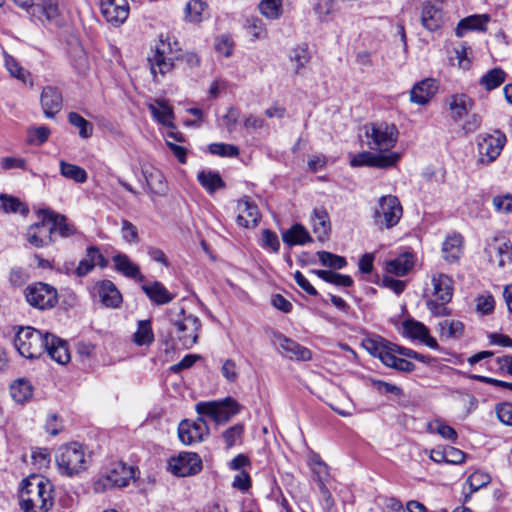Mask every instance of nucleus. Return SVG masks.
I'll return each instance as SVG.
<instances>
[{
    "instance_id": "nucleus-62",
    "label": "nucleus",
    "mask_w": 512,
    "mask_h": 512,
    "mask_svg": "<svg viewBox=\"0 0 512 512\" xmlns=\"http://www.w3.org/2000/svg\"><path fill=\"white\" fill-rule=\"evenodd\" d=\"M290 59L296 65V73L300 71L308 62H309V54L307 48L304 46H298L295 48L290 55Z\"/></svg>"
},
{
    "instance_id": "nucleus-37",
    "label": "nucleus",
    "mask_w": 512,
    "mask_h": 512,
    "mask_svg": "<svg viewBox=\"0 0 512 512\" xmlns=\"http://www.w3.org/2000/svg\"><path fill=\"white\" fill-rule=\"evenodd\" d=\"M147 297L157 305H164L171 302L175 295L170 293L166 287L158 281L142 286Z\"/></svg>"
},
{
    "instance_id": "nucleus-40",
    "label": "nucleus",
    "mask_w": 512,
    "mask_h": 512,
    "mask_svg": "<svg viewBox=\"0 0 512 512\" xmlns=\"http://www.w3.org/2000/svg\"><path fill=\"white\" fill-rule=\"evenodd\" d=\"M284 243L289 246L304 245L312 242L308 230L301 224H294L282 234Z\"/></svg>"
},
{
    "instance_id": "nucleus-32",
    "label": "nucleus",
    "mask_w": 512,
    "mask_h": 512,
    "mask_svg": "<svg viewBox=\"0 0 512 512\" xmlns=\"http://www.w3.org/2000/svg\"><path fill=\"white\" fill-rule=\"evenodd\" d=\"M34 8V16L37 17L41 23H58L61 15L59 2L60 0H40Z\"/></svg>"
},
{
    "instance_id": "nucleus-52",
    "label": "nucleus",
    "mask_w": 512,
    "mask_h": 512,
    "mask_svg": "<svg viewBox=\"0 0 512 512\" xmlns=\"http://www.w3.org/2000/svg\"><path fill=\"white\" fill-rule=\"evenodd\" d=\"M318 259L323 266L333 269H343L347 265L344 257L327 251L317 252Z\"/></svg>"
},
{
    "instance_id": "nucleus-5",
    "label": "nucleus",
    "mask_w": 512,
    "mask_h": 512,
    "mask_svg": "<svg viewBox=\"0 0 512 512\" xmlns=\"http://www.w3.org/2000/svg\"><path fill=\"white\" fill-rule=\"evenodd\" d=\"M431 285L430 298L426 301L428 310L435 317L450 315L447 304L451 301L454 291L452 278L443 273H436L431 277Z\"/></svg>"
},
{
    "instance_id": "nucleus-38",
    "label": "nucleus",
    "mask_w": 512,
    "mask_h": 512,
    "mask_svg": "<svg viewBox=\"0 0 512 512\" xmlns=\"http://www.w3.org/2000/svg\"><path fill=\"white\" fill-rule=\"evenodd\" d=\"M112 261L115 270L122 273L124 276L133 279H143L139 266L133 263L126 254L118 253L113 256Z\"/></svg>"
},
{
    "instance_id": "nucleus-28",
    "label": "nucleus",
    "mask_w": 512,
    "mask_h": 512,
    "mask_svg": "<svg viewBox=\"0 0 512 512\" xmlns=\"http://www.w3.org/2000/svg\"><path fill=\"white\" fill-rule=\"evenodd\" d=\"M45 352H47L52 360L61 365L67 364L71 358L68 343L52 334H48Z\"/></svg>"
},
{
    "instance_id": "nucleus-10",
    "label": "nucleus",
    "mask_w": 512,
    "mask_h": 512,
    "mask_svg": "<svg viewBox=\"0 0 512 512\" xmlns=\"http://www.w3.org/2000/svg\"><path fill=\"white\" fill-rule=\"evenodd\" d=\"M24 294L26 301L39 310L51 309L58 302L57 290L53 286L42 282L27 286Z\"/></svg>"
},
{
    "instance_id": "nucleus-33",
    "label": "nucleus",
    "mask_w": 512,
    "mask_h": 512,
    "mask_svg": "<svg viewBox=\"0 0 512 512\" xmlns=\"http://www.w3.org/2000/svg\"><path fill=\"white\" fill-rule=\"evenodd\" d=\"M421 23L429 31H436L441 28L444 23L441 8L430 3L425 4L421 12Z\"/></svg>"
},
{
    "instance_id": "nucleus-17",
    "label": "nucleus",
    "mask_w": 512,
    "mask_h": 512,
    "mask_svg": "<svg viewBox=\"0 0 512 512\" xmlns=\"http://www.w3.org/2000/svg\"><path fill=\"white\" fill-rule=\"evenodd\" d=\"M485 253L491 263L504 267L512 261V245L504 238H493L485 247Z\"/></svg>"
},
{
    "instance_id": "nucleus-8",
    "label": "nucleus",
    "mask_w": 512,
    "mask_h": 512,
    "mask_svg": "<svg viewBox=\"0 0 512 512\" xmlns=\"http://www.w3.org/2000/svg\"><path fill=\"white\" fill-rule=\"evenodd\" d=\"M239 403L227 397L222 401L199 402L196 405V411L201 416H208L217 424L228 422L234 415L240 412Z\"/></svg>"
},
{
    "instance_id": "nucleus-13",
    "label": "nucleus",
    "mask_w": 512,
    "mask_h": 512,
    "mask_svg": "<svg viewBox=\"0 0 512 512\" xmlns=\"http://www.w3.org/2000/svg\"><path fill=\"white\" fill-rule=\"evenodd\" d=\"M401 158L398 152L389 153H373L371 151H363L352 157L350 165L352 167H373L379 169H387L396 165Z\"/></svg>"
},
{
    "instance_id": "nucleus-23",
    "label": "nucleus",
    "mask_w": 512,
    "mask_h": 512,
    "mask_svg": "<svg viewBox=\"0 0 512 512\" xmlns=\"http://www.w3.org/2000/svg\"><path fill=\"white\" fill-rule=\"evenodd\" d=\"M39 214L44 220L50 222V227H53V232H58L62 237L67 238L77 233L76 227L68 222L65 215L54 212L51 209H41Z\"/></svg>"
},
{
    "instance_id": "nucleus-15",
    "label": "nucleus",
    "mask_w": 512,
    "mask_h": 512,
    "mask_svg": "<svg viewBox=\"0 0 512 512\" xmlns=\"http://www.w3.org/2000/svg\"><path fill=\"white\" fill-rule=\"evenodd\" d=\"M169 471L179 477L192 476L202 469V460L197 453L181 452L168 462Z\"/></svg>"
},
{
    "instance_id": "nucleus-59",
    "label": "nucleus",
    "mask_w": 512,
    "mask_h": 512,
    "mask_svg": "<svg viewBox=\"0 0 512 512\" xmlns=\"http://www.w3.org/2000/svg\"><path fill=\"white\" fill-rule=\"evenodd\" d=\"M50 135V129L46 126H39L28 130V142L41 145L45 143Z\"/></svg>"
},
{
    "instance_id": "nucleus-44",
    "label": "nucleus",
    "mask_w": 512,
    "mask_h": 512,
    "mask_svg": "<svg viewBox=\"0 0 512 512\" xmlns=\"http://www.w3.org/2000/svg\"><path fill=\"white\" fill-rule=\"evenodd\" d=\"M59 166L60 174L63 177L73 180L76 183H85L87 181V172L82 167L68 163L64 160L60 161Z\"/></svg>"
},
{
    "instance_id": "nucleus-18",
    "label": "nucleus",
    "mask_w": 512,
    "mask_h": 512,
    "mask_svg": "<svg viewBox=\"0 0 512 512\" xmlns=\"http://www.w3.org/2000/svg\"><path fill=\"white\" fill-rule=\"evenodd\" d=\"M401 334L412 340H418L431 349H438V343L430 335L429 329L420 321L407 319L402 323Z\"/></svg>"
},
{
    "instance_id": "nucleus-16",
    "label": "nucleus",
    "mask_w": 512,
    "mask_h": 512,
    "mask_svg": "<svg viewBox=\"0 0 512 512\" xmlns=\"http://www.w3.org/2000/svg\"><path fill=\"white\" fill-rule=\"evenodd\" d=\"M208 433V425L202 416L195 421L183 420L178 426L179 439L185 445L201 442Z\"/></svg>"
},
{
    "instance_id": "nucleus-49",
    "label": "nucleus",
    "mask_w": 512,
    "mask_h": 512,
    "mask_svg": "<svg viewBox=\"0 0 512 512\" xmlns=\"http://www.w3.org/2000/svg\"><path fill=\"white\" fill-rule=\"evenodd\" d=\"M69 123L79 129V135L81 138L87 139L92 136L93 126L85 118L76 112H70L68 114Z\"/></svg>"
},
{
    "instance_id": "nucleus-48",
    "label": "nucleus",
    "mask_w": 512,
    "mask_h": 512,
    "mask_svg": "<svg viewBox=\"0 0 512 512\" xmlns=\"http://www.w3.org/2000/svg\"><path fill=\"white\" fill-rule=\"evenodd\" d=\"M363 341H369L372 343L377 342L378 344H381L383 347L387 348L386 350H389V352H393L394 355L399 354V355L405 356L410 359H412V357L415 356L414 350L393 344L378 335L367 337V338L363 339Z\"/></svg>"
},
{
    "instance_id": "nucleus-64",
    "label": "nucleus",
    "mask_w": 512,
    "mask_h": 512,
    "mask_svg": "<svg viewBox=\"0 0 512 512\" xmlns=\"http://www.w3.org/2000/svg\"><path fill=\"white\" fill-rule=\"evenodd\" d=\"M73 66L79 74H86L89 69V60L85 51L81 48L75 50L73 57Z\"/></svg>"
},
{
    "instance_id": "nucleus-61",
    "label": "nucleus",
    "mask_w": 512,
    "mask_h": 512,
    "mask_svg": "<svg viewBox=\"0 0 512 512\" xmlns=\"http://www.w3.org/2000/svg\"><path fill=\"white\" fill-rule=\"evenodd\" d=\"M261 246L264 249L277 253L280 249V241L277 234L269 229H264L262 231Z\"/></svg>"
},
{
    "instance_id": "nucleus-11",
    "label": "nucleus",
    "mask_w": 512,
    "mask_h": 512,
    "mask_svg": "<svg viewBox=\"0 0 512 512\" xmlns=\"http://www.w3.org/2000/svg\"><path fill=\"white\" fill-rule=\"evenodd\" d=\"M132 478V467L122 462L112 463L106 474L95 483V491L100 492L113 487H125Z\"/></svg>"
},
{
    "instance_id": "nucleus-9",
    "label": "nucleus",
    "mask_w": 512,
    "mask_h": 512,
    "mask_svg": "<svg viewBox=\"0 0 512 512\" xmlns=\"http://www.w3.org/2000/svg\"><path fill=\"white\" fill-rule=\"evenodd\" d=\"M402 217V206L396 196L385 195L378 201L374 211V222L379 227L391 228Z\"/></svg>"
},
{
    "instance_id": "nucleus-43",
    "label": "nucleus",
    "mask_w": 512,
    "mask_h": 512,
    "mask_svg": "<svg viewBox=\"0 0 512 512\" xmlns=\"http://www.w3.org/2000/svg\"><path fill=\"white\" fill-rule=\"evenodd\" d=\"M439 333L445 339H458L464 333V324L459 320H443L438 324Z\"/></svg>"
},
{
    "instance_id": "nucleus-4",
    "label": "nucleus",
    "mask_w": 512,
    "mask_h": 512,
    "mask_svg": "<svg viewBox=\"0 0 512 512\" xmlns=\"http://www.w3.org/2000/svg\"><path fill=\"white\" fill-rule=\"evenodd\" d=\"M179 43L169 35L161 34L158 43L148 56V63L154 79L157 75L164 76L175 67V61L180 59Z\"/></svg>"
},
{
    "instance_id": "nucleus-53",
    "label": "nucleus",
    "mask_w": 512,
    "mask_h": 512,
    "mask_svg": "<svg viewBox=\"0 0 512 512\" xmlns=\"http://www.w3.org/2000/svg\"><path fill=\"white\" fill-rule=\"evenodd\" d=\"M243 433L244 425L240 423L235 424L230 428L226 429L222 434V438L225 442L226 448H232L234 445L239 443L242 440Z\"/></svg>"
},
{
    "instance_id": "nucleus-27",
    "label": "nucleus",
    "mask_w": 512,
    "mask_h": 512,
    "mask_svg": "<svg viewBox=\"0 0 512 512\" xmlns=\"http://www.w3.org/2000/svg\"><path fill=\"white\" fill-rule=\"evenodd\" d=\"M491 17L488 14H474L459 21L455 29L458 37H463L469 31L485 32Z\"/></svg>"
},
{
    "instance_id": "nucleus-26",
    "label": "nucleus",
    "mask_w": 512,
    "mask_h": 512,
    "mask_svg": "<svg viewBox=\"0 0 512 512\" xmlns=\"http://www.w3.org/2000/svg\"><path fill=\"white\" fill-rule=\"evenodd\" d=\"M438 90L437 83L432 78L416 83L410 91V101L418 105L427 104Z\"/></svg>"
},
{
    "instance_id": "nucleus-19",
    "label": "nucleus",
    "mask_w": 512,
    "mask_h": 512,
    "mask_svg": "<svg viewBox=\"0 0 512 512\" xmlns=\"http://www.w3.org/2000/svg\"><path fill=\"white\" fill-rule=\"evenodd\" d=\"M101 12L107 22L114 26L123 24L129 15L127 0H101Z\"/></svg>"
},
{
    "instance_id": "nucleus-50",
    "label": "nucleus",
    "mask_w": 512,
    "mask_h": 512,
    "mask_svg": "<svg viewBox=\"0 0 512 512\" xmlns=\"http://www.w3.org/2000/svg\"><path fill=\"white\" fill-rule=\"evenodd\" d=\"M206 7V3L202 0H190L185 8L186 18L195 23L202 21Z\"/></svg>"
},
{
    "instance_id": "nucleus-60",
    "label": "nucleus",
    "mask_w": 512,
    "mask_h": 512,
    "mask_svg": "<svg viewBox=\"0 0 512 512\" xmlns=\"http://www.w3.org/2000/svg\"><path fill=\"white\" fill-rule=\"evenodd\" d=\"M315 12L319 20L325 22L330 19V16L335 12V1L334 0H319Z\"/></svg>"
},
{
    "instance_id": "nucleus-34",
    "label": "nucleus",
    "mask_w": 512,
    "mask_h": 512,
    "mask_svg": "<svg viewBox=\"0 0 512 512\" xmlns=\"http://www.w3.org/2000/svg\"><path fill=\"white\" fill-rule=\"evenodd\" d=\"M443 258L446 262H457L463 253V238L460 234L448 236L442 245Z\"/></svg>"
},
{
    "instance_id": "nucleus-12",
    "label": "nucleus",
    "mask_w": 512,
    "mask_h": 512,
    "mask_svg": "<svg viewBox=\"0 0 512 512\" xmlns=\"http://www.w3.org/2000/svg\"><path fill=\"white\" fill-rule=\"evenodd\" d=\"M362 346L369 354L380 359L381 362L389 368L406 373L415 370L414 363L404 358L397 357L393 352L385 350L386 348L377 342L362 341Z\"/></svg>"
},
{
    "instance_id": "nucleus-36",
    "label": "nucleus",
    "mask_w": 512,
    "mask_h": 512,
    "mask_svg": "<svg viewBox=\"0 0 512 512\" xmlns=\"http://www.w3.org/2000/svg\"><path fill=\"white\" fill-rule=\"evenodd\" d=\"M313 232L320 242L327 239L331 230L329 215L325 209H314L311 218Z\"/></svg>"
},
{
    "instance_id": "nucleus-24",
    "label": "nucleus",
    "mask_w": 512,
    "mask_h": 512,
    "mask_svg": "<svg viewBox=\"0 0 512 512\" xmlns=\"http://www.w3.org/2000/svg\"><path fill=\"white\" fill-rule=\"evenodd\" d=\"M450 118L458 123L468 116L473 107V100L466 94H454L447 99Z\"/></svg>"
},
{
    "instance_id": "nucleus-6",
    "label": "nucleus",
    "mask_w": 512,
    "mask_h": 512,
    "mask_svg": "<svg viewBox=\"0 0 512 512\" xmlns=\"http://www.w3.org/2000/svg\"><path fill=\"white\" fill-rule=\"evenodd\" d=\"M364 131L368 148L382 153L392 152L399 135L397 127L386 122L366 124Z\"/></svg>"
},
{
    "instance_id": "nucleus-51",
    "label": "nucleus",
    "mask_w": 512,
    "mask_h": 512,
    "mask_svg": "<svg viewBox=\"0 0 512 512\" xmlns=\"http://www.w3.org/2000/svg\"><path fill=\"white\" fill-rule=\"evenodd\" d=\"M259 10L262 15L269 19H277L282 14L281 0H261Z\"/></svg>"
},
{
    "instance_id": "nucleus-35",
    "label": "nucleus",
    "mask_w": 512,
    "mask_h": 512,
    "mask_svg": "<svg viewBox=\"0 0 512 512\" xmlns=\"http://www.w3.org/2000/svg\"><path fill=\"white\" fill-rule=\"evenodd\" d=\"M413 266V255L409 252H404L396 258L387 261L385 270L389 274L404 276L413 268Z\"/></svg>"
},
{
    "instance_id": "nucleus-46",
    "label": "nucleus",
    "mask_w": 512,
    "mask_h": 512,
    "mask_svg": "<svg viewBox=\"0 0 512 512\" xmlns=\"http://www.w3.org/2000/svg\"><path fill=\"white\" fill-rule=\"evenodd\" d=\"M198 181L209 193L215 192L219 188H223L225 183L220 175L211 171H201L198 173Z\"/></svg>"
},
{
    "instance_id": "nucleus-21",
    "label": "nucleus",
    "mask_w": 512,
    "mask_h": 512,
    "mask_svg": "<svg viewBox=\"0 0 512 512\" xmlns=\"http://www.w3.org/2000/svg\"><path fill=\"white\" fill-rule=\"evenodd\" d=\"M46 221L42 218L41 222L31 225L27 230V241L37 248L46 247L53 243V227H50V224Z\"/></svg>"
},
{
    "instance_id": "nucleus-29",
    "label": "nucleus",
    "mask_w": 512,
    "mask_h": 512,
    "mask_svg": "<svg viewBox=\"0 0 512 512\" xmlns=\"http://www.w3.org/2000/svg\"><path fill=\"white\" fill-rule=\"evenodd\" d=\"M237 223L245 228H254L259 221V211L256 204L249 199H241L237 203Z\"/></svg>"
},
{
    "instance_id": "nucleus-14",
    "label": "nucleus",
    "mask_w": 512,
    "mask_h": 512,
    "mask_svg": "<svg viewBox=\"0 0 512 512\" xmlns=\"http://www.w3.org/2000/svg\"><path fill=\"white\" fill-rule=\"evenodd\" d=\"M506 138L501 133L485 134L478 137V161L481 164H489L500 155Z\"/></svg>"
},
{
    "instance_id": "nucleus-22",
    "label": "nucleus",
    "mask_w": 512,
    "mask_h": 512,
    "mask_svg": "<svg viewBox=\"0 0 512 512\" xmlns=\"http://www.w3.org/2000/svg\"><path fill=\"white\" fill-rule=\"evenodd\" d=\"M94 292L105 307L118 308L122 303L121 293L110 280L98 282L94 287Z\"/></svg>"
},
{
    "instance_id": "nucleus-20",
    "label": "nucleus",
    "mask_w": 512,
    "mask_h": 512,
    "mask_svg": "<svg viewBox=\"0 0 512 512\" xmlns=\"http://www.w3.org/2000/svg\"><path fill=\"white\" fill-rule=\"evenodd\" d=\"M274 345L283 350L287 357L298 361H308L312 357L311 351L281 333H275L272 338Z\"/></svg>"
},
{
    "instance_id": "nucleus-39",
    "label": "nucleus",
    "mask_w": 512,
    "mask_h": 512,
    "mask_svg": "<svg viewBox=\"0 0 512 512\" xmlns=\"http://www.w3.org/2000/svg\"><path fill=\"white\" fill-rule=\"evenodd\" d=\"M153 118L164 126H173V110L167 101L158 99L148 106Z\"/></svg>"
},
{
    "instance_id": "nucleus-56",
    "label": "nucleus",
    "mask_w": 512,
    "mask_h": 512,
    "mask_svg": "<svg viewBox=\"0 0 512 512\" xmlns=\"http://www.w3.org/2000/svg\"><path fill=\"white\" fill-rule=\"evenodd\" d=\"M4 58H5V66H6L7 70L9 71V73L11 74V76H13L23 82H26L27 77L29 76V73L26 72L12 56L5 54Z\"/></svg>"
},
{
    "instance_id": "nucleus-30",
    "label": "nucleus",
    "mask_w": 512,
    "mask_h": 512,
    "mask_svg": "<svg viewBox=\"0 0 512 512\" xmlns=\"http://www.w3.org/2000/svg\"><path fill=\"white\" fill-rule=\"evenodd\" d=\"M98 265L100 267H106L107 260L105 257L100 253L99 249L95 246H90L86 250V256L84 259H82L77 268H76V275L78 277H84L87 274H89L94 267Z\"/></svg>"
},
{
    "instance_id": "nucleus-7",
    "label": "nucleus",
    "mask_w": 512,
    "mask_h": 512,
    "mask_svg": "<svg viewBox=\"0 0 512 512\" xmlns=\"http://www.w3.org/2000/svg\"><path fill=\"white\" fill-rule=\"evenodd\" d=\"M48 334L31 327L21 328L15 336L14 346L25 358H39L45 353Z\"/></svg>"
},
{
    "instance_id": "nucleus-2",
    "label": "nucleus",
    "mask_w": 512,
    "mask_h": 512,
    "mask_svg": "<svg viewBox=\"0 0 512 512\" xmlns=\"http://www.w3.org/2000/svg\"><path fill=\"white\" fill-rule=\"evenodd\" d=\"M169 321L171 337L177 344L185 349H190L197 343L202 327L198 316L187 313L183 307L178 305L169 310Z\"/></svg>"
},
{
    "instance_id": "nucleus-41",
    "label": "nucleus",
    "mask_w": 512,
    "mask_h": 512,
    "mask_svg": "<svg viewBox=\"0 0 512 512\" xmlns=\"http://www.w3.org/2000/svg\"><path fill=\"white\" fill-rule=\"evenodd\" d=\"M506 72L500 68L495 67L487 71L479 80V85L485 90L491 91L501 86L506 80Z\"/></svg>"
},
{
    "instance_id": "nucleus-47",
    "label": "nucleus",
    "mask_w": 512,
    "mask_h": 512,
    "mask_svg": "<svg viewBox=\"0 0 512 512\" xmlns=\"http://www.w3.org/2000/svg\"><path fill=\"white\" fill-rule=\"evenodd\" d=\"M10 394L17 403H24L32 396V386L28 381L19 379L10 386Z\"/></svg>"
},
{
    "instance_id": "nucleus-55",
    "label": "nucleus",
    "mask_w": 512,
    "mask_h": 512,
    "mask_svg": "<svg viewBox=\"0 0 512 512\" xmlns=\"http://www.w3.org/2000/svg\"><path fill=\"white\" fill-rule=\"evenodd\" d=\"M456 59L458 65L463 70H468L471 67L472 49L468 45L462 43L455 48Z\"/></svg>"
},
{
    "instance_id": "nucleus-63",
    "label": "nucleus",
    "mask_w": 512,
    "mask_h": 512,
    "mask_svg": "<svg viewBox=\"0 0 512 512\" xmlns=\"http://www.w3.org/2000/svg\"><path fill=\"white\" fill-rule=\"evenodd\" d=\"M429 427L432 431L437 432L444 439L453 442H455L457 439V432L455 431V429L443 422L435 421L434 423H431Z\"/></svg>"
},
{
    "instance_id": "nucleus-45",
    "label": "nucleus",
    "mask_w": 512,
    "mask_h": 512,
    "mask_svg": "<svg viewBox=\"0 0 512 512\" xmlns=\"http://www.w3.org/2000/svg\"><path fill=\"white\" fill-rule=\"evenodd\" d=\"M0 209L4 213H20L22 215L29 212L28 207L23 202L8 194H0Z\"/></svg>"
},
{
    "instance_id": "nucleus-54",
    "label": "nucleus",
    "mask_w": 512,
    "mask_h": 512,
    "mask_svg": "<svg viewBox=\"0 0 512 512\" xmlns=\"http://www.w3.org/2000/svg\"><path fill=\"white\" fill-rule=\"evenodd\" d=\"M492 205L497 213L511 214L512 213V194L506 193L496 195L492 198Z\"/></svg>"
},
{
    "instance_id": "nucleus-31",
    "label": "nucleus",
    "mask_w": 512,
    "mask_h": 512,
    "mask_svg": "<svg viewBox=\"0 0 512 512\" xmlns=\"http://www.w3.org/2000/svg\"><path fill=\"white\" fill-rule=\"evenodd\" d=\"M142 173L151 194L163 196L166 193L167 183L163 173L159 169L152 166L143 167Z\"/></svg>"
},
{
    "instance_id": "nucleus-57",
    "label": "nucleus",
    "mask_w": 512,
    "mask_h": 512,
    "mask_svg": "<svg viewBox=\"0 0 512 512\" xmlns=\"http://www.w3.org/2000/svg\"><path fill=\"white\" fill-rule=\"evenodd\" d=\"M210 153L222 157H236L239 155V148L235 145L225 143H213L209 145Z\"/></svg>"
},
{
    "instance_id": "nucleus-25",
    "label": "nucleus",
    "mask_w": 512,
    "mask_h": 512,
    "mask_svg": "<svg viewBox=\"0 0 512 512\" xmlns=\"http://www.w3.org/2000/svg\"><path fill=\"white\" fill-rule=\"evenodd\" d=\"M40 101L47 118H53L62 108V94L57 88L52 86L43 88Z\"/></svg>"
},
{
    "instance_id": "nucleus-3",
    "label": "nucleus",
    "mask_w": 512,
    "mask_h": 512,
    "mask_svg": "<svg viewBox=\"0 0 512 512\" xmlns=\"http://www.w3.org/2000/svg\"><path fill=\"white\" fill-rule=\"evenodd\" d=\"M55 461L61 475L73 477L88 469L92 455L85 445L70 442L57 449Z\"/></svg>"
},
{
    "instance_id": "nucleus-1",
    "label": "nucleus",
    "mask_w": 512,
    "mask_h": 512,
    "mask_svg": "<svg viewBox=\"0 0 512 512\" xmlns=\"http://www.w3.org/2000/svg\"><path fill=\"white\" fill-rule=\"evenodd\" d=\"M53 486L45 478L33 475L22 481L21 507L25 512H47L53 505Z\"/></svg>"
},
{
    "instance_id": "nucleus-42",
    "label": "nucleus",
    "mask_w": 512,
    "mask_h": 512,
    "mask_svg": "<svg viewBox=\"0 0 512 512\" xmlns=\"http://www.w3.org/2000/svg\"><path fill=\"white\" fill-rule=\"evenodd\" d=\"M133 342L137 346H149L154 342V333L150 320H140L133 334Z\"/></svg>"
},
{
    "instance_id": "nucleus-58",
    "label": "nucleus",
    "mask_w": 512,
    "mask_h": 512,
    "mask_svg": "<svg viewBox=\"0 0 512 512\" xmlns=\"http://www.w3.org/2000/svg\"><path fill=\"white\" fill-rule=\"evenodd\" d=\"M490 481H491L490 475L485 472H482V471H475L467 479V483L470 486L471 492L478 491L482 487L489 484Z\"/></svg>"
}]
</instances>
